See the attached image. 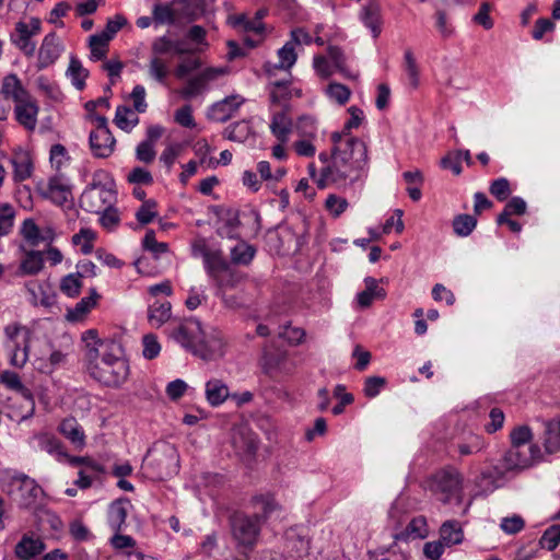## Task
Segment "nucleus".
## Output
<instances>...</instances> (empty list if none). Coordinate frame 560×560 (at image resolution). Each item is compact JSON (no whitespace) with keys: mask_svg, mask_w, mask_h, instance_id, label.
I'll return each mask as SVG.
<instances>
[{"mask_svg":"<svg viewBox=\"0 0 560 560\" xmlns=\"http://www.w3.org/2000/svg\"><path fill=\"white\" fill-rule=\"evenodd\" d=\"M405 70L408 74L410 84L417 88L419 84V68L416 58L410 49H407L404 55Z\"/></svg>","mask_w":560,"mask_h":560,"instance_id":"60","label":"nucleus"},{"mask_svg":"<svg viewBox=\"0 0 560 560\" xmlns=\"http://www.w3.org/2000/svg\"><path fill=\"white\" fill-rule=\"evenodd\" d=\"M82 288L81 278L74 272L61 279L60 290L69 298H75L80 294Z\"/></svg>","mask_w":560,"mask_h":560,"instance_id":"50","label":"nucleus"},{"mask_svg":"<svg viewBox=\"0 0 560 560\" xmlns=\"http://www.w3.org/2000/svg\"><path fill=\"white\" fill-rule=\"evenodd\" d=\"M24 332L30 331L18 324L8 325L4 328V334L7 336V349H13V347L21 346V340L24 336Z\"/></svg>","mask_w":560,"mask_h":560,"instance_id":"57","label":"nucleus"},{"mask_svg":"<svg viewBox=\"0 0 560 560\" xmlns=\"http://www.w3.org/2000/svg\"><path fill=\"white\" fill-rule=\"evenodd\" d=\"M97 294L95 289L91 290V294L81 299L73 308L68 310L66 319L69 322H80L96 305Z\"/></svg>","mask_w":560,"mask_h":560,"instance_id":"27","label":"nucleus"},{"mask_svg":"<svg viewBox=\"0 0 560 560\" xmlns=\"http://www.w3.org/2000/svg\"><path fill=\"white\" fill-rule=\"evenodd\" d=\"M171 337L202 361H215L225 353V342L220 331H206L201 323L189 318L171 332Z\"/></svg>","mask_w":560,"mask_h":560,"instance_id":"2","label":"nucleus"},{"mask_svg":"<svg viewBox=\"0 0 560 560\" xmlns=\"http://www.w3.org/2000/svg\"><path fill=\"white\" fill-rule=\"evenodd\" d=\"M42 450L46 451L49 454H56L58 458L65 457L69 460V455L63 451L61 443L48 435H42L39 438Z\"/></svg>","mask_w":560,"mask_h":560,"instance_id":"62","label":"nucleus"},{"mask_svg":"<svg viewBox=\"0 0 560 560\" xmlns=\"http://www.w3.org/2000/svg\"><path fill=\"white\" fill-rule=\"evenodd\" d=\"M208 83L202 79L201 74L198 73L194 78H190L186 85L180 90V95L184 98H191L196 95L201 94L205 90H207Z\"/></svg>","mask_w":560,"mask_h":560,"instance_id":"48","label":"nucleus"},{"mask_svg":"<svg viewBox=\"0 0 560 560\" xmlns=\"http://www.w3.org/2000/svg\"><path fill=\"white\" fill-rule=\"evenodd\" d=\"M142 245L145 250L153 253L156 257L166 253L168 249V245L166 243L156 241L153 230H149L145 233Z\"/></svg>","mask_w":560,"mask_h":560,"instance_id":"61","label":"nucleus"},{"mask_svg":"<svg viewBox=\"0 0 560 560\" xmlns=\"http://www.w3.org/2000/svg\"><path fill=\"white\" fill-rule=\"evenodd\" d=\"M440 535L441 541L446 546L460 544L464 538L462 527L456 521L445 522L440 529Z\"/></svg>","mask_w":560,"mask_h":560,"instance_id":"38","label":"nucleus"},{"mask_svg":"<svg viewBox=\"0 0 560 560\" xmlns=\"http://www.w3.org/2000/svg\"><path fill=\"white\" fill-rule=\"evenodd\" d=\"M428 535V524L423 516L413 517L404 530L395 534L396 540L421 539Z\"/></svg>","mask_w":560,"mask_h":560,"instance_id":"33","label":"nucleus"},{"mask_svg":"<svg viewBox=\"0 0 560 560\" xmlns=\"http://www.w3.org/2000/svg\"><path fill=\"white\" fill-rule=\"evenodd\" d=\"M326 93L330 100L337 102L339 105L346 104L351 96L350 89L338 82L330 83L326 89Z\"/></svg>","mask_w":560,"mask_h":560,"instance_id":"53","label":"nucleus"},{"mask_svg":"<svg viewBox=\"0 0 560 560\" xmlns=\"http://www.w3.org/2000/svg\"><path fill=\"white\" fill-rule=\"evenodd\" d=\"M65 361V354L61 351H50L49 357L37 358L35 364L37 370L43 373H51L56 366Z\"/></svg>","mask_w":560,"mask_h":560,"instance_id":"49","label":"nucleus"},{"mask_svg":"<svg viewBox=\"0 0 560 560\" xmlns=\"http://www.w3.org/2000/svg\"><path fill=\"white\" fill-rule=\"evenodd\" d=\"M172 317V305L168 301H155L149 305L148 319L151 326L159 328Z\"/></svg>","mask_w":560,"mask_h":560,"instance_id":"24","label":"nucleus"},{"mask_svg":"<svg viewBox=\"0 0 560 560\" xmlns=\"http://www.w3.org/2000/svg\"><path fill=\"white\" fill-rule=\"evenodd\" d=\"M79 463H85V468H81L79 470V478L74 481V483L81 489H88L91 487L93 478L101 474L103 468L98 463L88 456L69 457L70 465L78 466Z\"/></svg>","mask_w":560,"mask_h":560,"instance_id":"16","label":"nucleus"},{"mask_svg":"<svg viewBox=\"0 0 560 560\" xmlns=\"http://www.w3.org/2000/svg\"><path fill=\"white\" fill-rule=\"evenodd\" d=\"M2 383L13 390L20 393L24 398L28 399L32 406V411L34 410V401L32 399L31 392L22 384L20 376L14 372H3L1 374Z\"/></svg>","mask_w":560,"mask_h":560,"instance_id":"40","label":"nucleus"},{"mask_svg":"<svg viewBox=\"0 0 560 560\" xmlns=\"http://www.w3.org/2000/svg\"><path fill=\"white\" fill-rule=\"evenodd\" d=\"M244 103L240 95H230L224 100L214 103L208 110V117L218 122H224L230 119Z\"/></svg>","mask_w":560,"mask_h":560,"instance_id":"15","label":"nucleus"},{"mask_svg":"<svg viewBox=\"0 0 560 560\" xmlns=\"http://www.w3.org/2000/svg\"><path fill=\"white\" fill-rule=\"evenodd\" d=\"M142 469L153 480H164L173 477L179 470L177 450L170 443L155 444L148 451L142 463Z\"/></svg>","mask_w":560,"mask_h":560,"instance_id":"4","label":"nucleus"},{"mask_svg":"<svg viewBox=\"0 0 560 560\" xmlns=\"http://www.w3.org/2000/svg\"><path fill=\"white\" fill-rule=\"evenodd\" d=\"M250 133V127L246 121H238L229 126L225 130L226 138L232 141L244 142Z\"/></svg>","mask_w":560,"mask_h":560,"instance_id":"55","label":"nucleus"},{"mask_svg":"<svg viewBox=\"0 0 560 560\" xmlns=\"http://www.w3.org/2000/svg\"><path fill=\"white\" fill-rule=\"evenodd\" d=\"M365 290L358 293L357 301L360 307H369L375 299H384L385 290L377 285V280L372 277L364 279Z\"/></svg>","mask_w":560,"mask_h":560,"instance_id":"28","label":"nucleus"},{"mask_svg":"<svg viewBox=\"0 0 560 560\" xmlns=\"http://www.w3.org/2000/svg\"><path fill=\"white\" fill-rule=\"evenodd\" d=\"M203 264L206 271L212 281L219 278V276H221L224 271H226L228 267L230 266L223 257L221 250H212L211 253H206Z\"/></svg>","mask_w":560,"mask_h":560,"instance_id":"25","label":"nucleus"},{"mask_svg":"<svg viewBox=\"0 0 560 560\" xmlns=\"http://www.w3.org/2000/svg\"><path fill=\"white\" fill-rule=\"evenodd\" d=\"M361 20L371 30L373 37L377 38L382 32V18L378 4L372 2L362 8Z\"/></svg>","mask_w":560,"mask_h":560,"instance_id":"29","label":"nucleus"},{"mask_svg":"<svg viewBox=\"0 0 560 560\" xmlns=\"http://www.w3.org/2000/svg\"><path fill=\"white\" fill-rule=\"evenodd\" d=\"M14 209L5 203L0 207V237L10 233L14 222Z\"/></svg>","mask_w":560,"mask_h":560,"instance_id":"63","label":"nucleus"},{"mask_svg":"<svg viewBox=\"0 0 560 560\" xmlns=\"http://www.w3.org/2000/svg\"><path fill=\"white\" fill-rule=\"evenodd\" d=\"M189 50L184 46L180 40H173L167 36L156 37L151 45V55L163 58L168 55H184Z\"/></svg>","mask_w":560,"mask_h":560,"instance_id":"19","label":"nucleus"},{"mask_svg":"<svg viewBox=\"0 0 560 560\" xmlns=\"http://www.w3.org/2000/svg\"><path fill=\"white\" fill-rule=\"evenodd\" d=\"M110 39L102 33L90 37L91 58L94 60L104 59L108 49Z\"/></svg>","mask_w":560,"mask_h":560,"instance_id":"45","label":"nucleus"},{"mask_svg":"<svg viewBox=\"0 0 560 560\" xmlns=\"http://www.w3.org/2000/svg\"><path fill=\"white\" fill-rule=\"evenodd\" d=\"M156 201L153 199L144 200L136 212V218L141 224H148L158 215Z\"/></svg>","mask_w":560,"mask_h":560,"instance_id":"58","label":"nucleus"},{"mask_svg":"<svg viewBox=\"0 0 560 560\" xmlns=\"http://www.w3.org/2000/svg\"><path fill=\"white\" fill-rule=\"evenodd\" d=\"M26 289L31 294V302L34 305L50 307L55 303V295L50 293L47 287L38 281H30Z\"/></svg>","mask_w":560,"mask_h":560,"instance_id":"32","label":"nucleus"},{"mask_svg":"<svg viewBox=\"0 0 560 560\" xmlns=\"http://www.w3.org/2000/svg\"><path fill=\"white\" fill-rule=\"evenodd\" d=\"M114 183L105 171H96L92 182L80 197V206L88 212L101 213L113 206L115 201Z\"/></svg>","mask_w":560,"mask_h":560,"instance_id":"5","label":"nucleus"},{"mask_svg":"<svg viewBox=\"0 0 560 560\" xmlns=\"http://www.w3.org/2000/svg\"><path fill=\"white\" fill-rule=\"evenodd\" d=\"M464 477L458 469L446 466L438 470L429 480V489L443 503L462 501Z\"/></svg>","mask_w":560,"mask_h":560,"instance_id":"6","label":"nucleus"},{"mask_svg":"<svg viewBox=\"0 0 560 560\" xmlns=\"http://www.w3.org/2000/svg\"><path fill=\"white\" fill-rule=\"evenodd\" d=\"M42 31V21L38 18H31L30 22L19 21L15 24L14 33L11 34V42L25 56L32 57L36 50V43L32 39Z\"/></svg>","mask_w":560,"mask_h":560,"instance_id":"9","label":"nucleus"},{"mask_svg":"<svg viewBox=\"0 0 560 560\" xmlns=\"http://www.w3.org/2000/svg\"><path fill=\"white\" fill-rule=\"evenodd\" d=\"M62 50L63 46L57 34L55 32L47 34L38 49L37 69L43 70L55 63Z\"/></svg>","mask_w":560,"mask_h":560,"instance_id":"11","label":"nucleus"},{"mask_svg":"<svg viewBox=\"0 0 560 560\" xmlns=\"http://www.w3.org/2000/svg\"><path fill=\"white\" fill-rule=\"evenodd\" d=\"M38 112L37 101L32 95L21 101V103L14 104L15 119L27 130L36 128Z\"/></svg>","mask_w":560,"mask_h":560,"instance_id":"14","label":"nucleus"},{"mask_svg":"<svg viewBox=\"0 0 560 560\" xmlns=\"http://www.w3.org/2000/svg\"><path fill=\"white\" fill-rule=\"evenodd\" d=\"M67 74L78 90H83L89 71L82 67L81 62L75 57L70 58Z\"/></svg>","mask_w":560,"mask_h":560,"instance_id":"39","label":"nucleus"},{"mask_svg":"<svg viewBox=\"0 0 560 560\" xmlns=\"http://www.w3.org/2000/svg\"><path fill=\"white\" fill-rule=\"evenodd\" d=\"M71 195L70 187L62 175H56L48 179L45 196L58 206L68 201Z\"/></svg>","mask_w":560,"mask_h":560,"instance_id":"20","label":"nucleus"},{"mask_svg":"<svg viewBox=\"0 0 560 560\" xmlns=\"http://www.w3.org/2000/svg\"><path fill=\"white\" fill-rule=\"evenodd\" d=\"M477 220L470 214H459L453 220L454 233L458 236H468L476 228Z\"/></svg>","mask_w":560,"mask_h":560,"instance_id":"47","label":"nucleus"},{"mask_svg":"<svg viewBox=\"0 0 560 560\" xmlns=\"http://www.w3.org/2000/svg\"><path fill=\"white\" fill-rule=\"evenodd\" d=\"M28 340L30 332H24V336L21 340V346L13 347V349H8L11 351L10 362L12 365L22 368L26 363L28 359Z\"/></svg>","mask_w":560,"mask_h":560,"instance_id":"44","label":"nucleus"},{"mask_svg":"<svg viewBox=\"0 0 560 560\" xmlns=\"http://www.w3.org/2000/svg\"><path fill=\"white\" fill-rule=\"evenodd\" d=\"M290 81L282 80L272 83L273 88L270 93L272 103L281 104L292 97V91L289 88Z\"/></svg>","mask_w":560,"mask_h":560,"instance_id":"56","label":"nucleus"},{"mask_svg":"<svg viewBox=\"0 0 560 560\" xmlns=\"http://www.w3.org/2000/svg\"><path fill=\"white\" fill-rule=\"evenodd\" d=\"M149 75L159 83H165L170 73L168 62L164 58L152 56L149 62Z\"/></svg>","mask_w":560,"mask_h":560,"instance_id":"42","label":"nucleus"},{"mask_svg":"<svg viewBox=\"0 0 560 560\" xmlns=\"http://www.w3.org/2000/svg\"><path fill=\"white\" fill-rule=\"evenodd\" d=\"M59 430L61 434L71 441L74 445L82 447L85 443V435L74 418L65 419L60 425Z\"/></svg>","mask_w":560,"mask_h":560,"instance_id":"36","label":"nucleus"},{"mask_svg":"<svg viewBox=\"0 0 560 560\" xmlns=\"http://www.w3.org/2000/svg\"><path fill=\"white\" fill-rule=\"evenodd\" d=\"M90 148L95 158H108L115 148L116 140L109 129H95L90 133Z\"/></svg>","mask_w":560,"mask_h":560,"instance_id":"13","label":"nucleus"},{"mask_svg":"<svg viewBox=\"0 0 560 560\" xmlns=\"http://www.w3.org/2000/svg\"><path fill=\"white\" fill-rule=\"evenodd\" d=\"M138 122V116L126 106H118L115 115V124L122 130H131Z\"/></svg>","mask_w":560,"mask_h":560,"instance_id":"46","label":"nucleus"},{"mask_svg":"<svg viewBox=\"0 0 560 560\" xmlns=\"http://www.w3.org/2000/svg\"><path fill=\"white\" fill-rule=\"evenodd\" d=\"M45 550V544L40 538L24 535L14 548V553L20 560H31Z\"/></svg>","mask_w":560,"mask_h":560,"instance_id":"21","label":"nucleus"},{"mask_svg":"<svg viewBox=\"0 0 560 560\" xmlns=\"http://www.w3.org/2000/svg\"><path fill=\"white\" fill-rule=\"evenodd\" d=\"M270 129L280 142L288 141L289 135L292 130V120L289 117L285 108L273 114Z\"/></svg>","mask_w":560,"mask_h":560,"instance_id":"26","label":"nucleus"},{"mask_svg":"<svg viewBox=\"0 0 560 560\" xmlns=\"http://www.w3.org/2000/svg\"><path fill=\"white\" fill-rule=\"evenodd\" d=\"M127 511L121 503L115 502L109 506L108 518L113 528L119 529L120 526L125 523Z\"/></svg>","mask_w":560,"mask_h":560,"instance_id":"64","label":"nucleus"},{"mask_svg":"<svg viewBox=\"0 0 560 560\" xmlns=\"http://www.w3.org/2000/svg\"><path fill=\"white\" fill-rule=\"evenodd\" d=\"M539 544L549 551L555 550L560 545V524L548 527L541 536Z\"/></svg>","mask_w":560,"mask_h":560,"instance_id":"54","label":"nucleus"},{"mask_svg":"<svg viewBox=\"0 0 560 560\" xmlns=\"http://www.w3.org/2000/svg\"><path fill=\"white\" fill-rule=\"evenodd\" d=\"M98 349H91L89 355L90 375L104 386L118 388L129 376V364L116 343H101Z\"/></svg>","mask_w":560,"mask_h":560,"instance_id":"3","label":"nucleus"},{"mask_svg":"<svg viewBox=\"0 0 560 560\" xmlns=\"http://www.w3.org/2000/svg\"><path fill=\"white\" fill-rule=\"evenodd\" d=\"M327 54L332 67L340 72L346 79L358 80L359 72L351 71L347 66V57L343 50L338 46H328Z\"/></svg>","mask_w":560,"mask_h":560,"instance_id":"30","label":"nucleus"},{"mask_svg":"<svg viewBox=\"0 0 560 560\" xmlns=\"http://www.w3.org/2000/svg\"><path fill=\"white\" fill-rule=\"evenodd\" d=\"M544 446L548 454H555L560 451V419H555L546 423Z\"/></svg>","mask_w":560,"mask_h":560,"instance_id":"35","label":"nucleus"},{"mask_svg":"<svg viewBox=\"0 0 560 560\" xmlns=\"http://www.w3.org/2000/svg\"><path fill=\"white\" fill-rule=\"evenodd\" d=\"M279 62L266 65V70L269 74L272 73V69L289 70L296 61V54L292 42H288L282 48L278 50Z\"/></svg>","mask_w":560,"mask_h":560,"instance_id":"37","label":"nucleus"},{"mask_svg":"<svg viewBox=\"0 0 560 560\" xmlns=\"http://www.w3.org/2000/svg\"><path fill=\"white\" fill-rule=\"evenodd\" d=\"M255 256V248L246 242H238L231 249V260L236 265H248Z\"/></svg>","mask_w":560,"mask_h":560,"instance_id":"41","label":"nucleus"},{"mask_svg":"<svg viewBox=\"0 0 560 560\" xmlns=\"http://www.w3.org/2000/svg\"><path fill=\"white\" fill-rule=\"evenodd\" d=\"M112 545L115 549L120 552L116 555L115 560H142L143 556L139 551H122L127 548H132L136 545V541L132 537L127 535H115L112 538Z\"/></svg>","mask_w":560,"mask_h":560,"instance_id":"31","label":"nucleus"},{"mask_svg":"<svg viewBox=\"0 0 560 560\" xmlns=\"http://www.w3.org/2000/svg\"><path fill=\"white\" fill-rule=\"evenodd\" d=\"M253 504L256 510L254 514L260 516V524L262 525L273 513L280 510V505L270 494H261L253 499Z\"/></svg>","mask_w":560,"mask_h":560,"instance_id":"34","label":"nucleus"},{"mask_svg":"<svg viewBox=\"0 0 560 560\" xmlns=\"http://www.w3.org/2000/svg\"><path fill=\"white\" fill-rule=\"evenodd\" d=\"M243 277L235 270L228 267V270L224 271L219 278H217L213 282L218 287L219 293H226V290L233 289L238 285L242 281Z\"/></svg>","mask_w":560,"mask_h":560,"instance_id":"43","label":"nucleus"},{"mask_svg":"<svg viewBox=\"0 0 560 560\" xmlns=\"http://www.w3.org/2000/svg\"><path fill=\"white\" fill-rule=\"evenodd\" d=\"M511 446H537L532 443L533 433L529 427L522 425L515 428L511 434Z\"/></svg>","mask_w":560,"mask_h":560,"instance_id":"51","label":"nucleus"},{"mask_svg":"<svg viewBox=\"0 0 560 560\" xmlns=\"http://www.w3.org/2000/svg\"><path fill=\"white\" fill-rule=\"evenodd\" d=\"M21 234L31 246L40 244V228L32 219H26L21 228Z\"/></svg>","mask_w":560,"mask_h":560,"instance_id":"52","label":"nucleus"},{"mask_svg":"<svg viewBox=\"0 0 560 560\" xmlns=\"http://www.w3.org/2000/svg\"><path fill=\"white\" fill-rule=\"evenodd\" d=\"M205 392L207 401L212 407H218L222 405L231 396L228 385L222 380L219 378L209 380L206 383Z\"/></svg>","mask_w":560,"mask_h":560,"instance_id":"23","label":"nucleus"},{"mask_svg":"<svg viewBox=\"0 0 560 560\" xmlns=\"http://www.w3.org/2000/svg\"><path fill=\"white\" fill-rule=\"evenodd\" d=\"M13 166V179L18 183L30 178L33 172V162L30 153L23 149L15 150L10 159Z\"/></svg>","mask_w":560,"mask_h":560,"instance_id":"18","label":"nucleus"},{"mask_svg":"<svg viewBox=\"0 0 560 560\" xmlns=\"http://www.w3.org/2000/svg\"><path fill=\"white\" fill-rule=\"evenodd\" d=\"M232 446L243 459H252L258 450L257 435L247 428H240L233 432Z\"/></svg>","mask_w":560,"mask_h":560,"instance_id":"12","label":"nucleus"},{"mask_svg":"<svg viewBox=\"0 0 560 560\" xmlns=\"http://www.w3.org/2000/svg\"><path fill=\"white\" fill-rule=\"evenodd\" d=\"M12 495L22 509H35L42 504L44 491L40 486L24 474L12 477Z\"/></svg>","mask_w":560,"mask_h":560,"instance_id":"8","label":"nucleus"},{"mask_svg":"<svg viewBox=\"0 0 560 560\" xmlns=\"http://www.w3.org/2000/svg\"><path fill=\"white\" fill-rule=\"evenodd\" d=\"M540 457L539 446H511L504 454L503 465L508 470H521L530 467Z\"/></svg>","mask_w":560,"mask_h":560,"instance_id":"10","label":"nucleus"},{"mask_svg":"<svg viewBox=\"0 0 560 560\" xmlns=\"http://www.w3.org/2000/svg\"><path fill=\"white\" fill-rule=\"evenodd\" d=\"M331 153L322 152L319 161L325 164L320 170L317 187L329 185L345 188L361 180L368 173L369 154L365 142L350 133H331Z\"/></svg>","mask_w":560,"mask_h":560,"instance_id":"1","label":"nucleus"},{"mask_svg":"<svg viewBox=\"0 0 560 560\" xmlns=\"http://www.w3.org/2000/svg\"><path fill=\"white\" fill-rule=\"evenodd\" d=\"M258 514H235L231 518L232 536L240 547L253 549L257 544L261 529Z\"/></svg>","mask_w":560,"mask_h":560,"instance_id":"7","label":"nucleus"},{"mask_svg":"<svg viewBox=\"0 0 560 560\" xmlns=\"http://www.w3.org/2000/svg\"><path fill=\"white\" fill-rule=\"evenodd\" d=\"M38 90L50 100L58 102L62 98V93L57 84L50 82L46 77H39L36 80Z\"/></svg>","mask_w":560,"mask_h":560,"instance_id":"59","label":"nucleus"},{"mask_svg":"<svg viewBox=\"0 0 560 560\" xmlns=\"http://www.w3.org/2000/svg\"><path fill=\"white\" fill-rule=\"evenodd\" d=\"M21 258L18 275L20 276H35L44 268V253L39 250H25Z\"/></svg>","mask_w":560,"mask_h":560,"instance_id":"22","label":"nucleus"},{"mask_svg":"<svg viewBox=\"0 0 560 560\" xmlns=\"http://www.w3.org/2000/svg\"><path fill=\"white\" fill-rule=\"evenodd\" d=\"M0 93L4 100L12 101L14 104L21 103V101L31 96L15 73H9L3 77Z\"/></svg>","mask_w":560,"mask_h":560,"instance_id":"17","label":"nucleus"}]
</instances>
